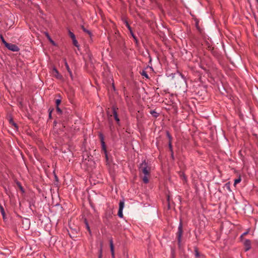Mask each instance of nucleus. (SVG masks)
I'll return each instance as SVG.
<instances>
[{
	"mask_svg": "<svg viewBox=\"0 0 258 258\" xmlns=\"http://www.w3.org/2000/svg\"><path fill=\"white\" fill-rule=\"evenodd\" d=\"M82 31L84 33V35L88 38V41H92V33L91 31L82 26Z\"/></svg>",
	"mask_w": 258,
	"mask_h": 258,
	"instance_id": "4",
	"label": "nucleus"
},
{
	"mask_svg": "<svg viewBox=\"0 0 258 258\" xmlns=\"http://www.w3.org/2000/svg\"><path fill=\"white\" fill-rule=\"evenodd\" d=\"M73 42L74 45H75L76 47H77L79 48V45L78 44V42L76 39V38L74 39H73Z\"/></svg>",
	"mask_w": 258,
	"mask_h": 258,
	"instance_id": "18",
	"label": "nucleus"
},
{
	"mask_svg": "<svg viewBox=\"0 0 258 258\" xmlns=\"http://www.w3.org/2000/svg\"><path fill=\"white\" fill-rule=\"evenodd\" d=\"M131 34H132V35L133 37L135 40L137 41V38H136V36L134 35L133 32H131Z\"/></svg>",
	"mask_w": 258,
	"mask_h": 258,
	"instance_id": "27",
	"label": "nucleus"
},
{
	"mask_svg": "<svg viewBox=\"0 0 258 258\" xmlns=\"http://www.w3.org/2000/svg\"><path fill=\"white\" fill-rule=\"evenodd\" d=\"M50 41V42L53 44H54V42L53 40H52V39L50 38V40H49Z\"/></svg>",
	"mask_w": 258,
	"mask_h": 258,
	"instance_id": "32",
	"label": "nucleus"
},
{
	"mask_svg": "<svg viewBox=\"0 0 258 258\" xmlns=\"http://www.w3.org/2000/svg\"><path fill=\"white\" fill-rule=\"evenodd\" d=\"M248 233V231L245 232L242 234V235L241 236V237H243L245 235H246Z\"/></svg>",
	"mask_w": 258,
	"mask_h": 258,
	"instance_id": "30",
	"label": "nucleus"
},
{
	"mask_svg": "<svg viewBox=\"0 0 258 258\" xmlns=\"http://www.w3.org/2000/svg\"><path fill=\"white\" fill-rule=\"evenodd\" d=\"M10 123L12 125H14L16 128H17V125L16 123L14 122V121L11 119L10 120Z\"/></svg>",
	"mask_w": 258,
	"mask_h": 258,
	"instance_id": "19",
	"label": "nucleus"
},
{
	"mask_svg": "<svg viewBox=\"0 0 258 258\" xmlns=\"http://www.w3.org/2000/svg\"><path fill=\"white\" fill-rule=\"evenodd\" d=\"M50 41V42L53 44H54V42L53 40H52V39L50 38V40H49Z\"/></svg>",
	"mask_w": 258,
	"mask_h": 258,
	"instance_id": "31",
	"label": "nucleus"
},
{
	"mask_svg": "<svg viewBox=\"0 0 258 258\" xmlns=\"http://www.w3.org/2000/svg\"><path fill=\"white\" fill-rule=\"evenodd\" d=\"M99 137L100 140L101 144V148L102 150L104 151L105 156L106 158H107V150H106V147L105 145V143L104 142V136L102 134L100 133L99 134Z\"/></svg>",
	"mask_w": 258,
	"mask_h": 258,
	"instance_id": "2",
	"label": "nucleus"
},
{
	"mask_svg": "<svg viewBox=\"0 0 258 258\" xmlns=\"http://www.w3.org/2000/svg\"><path fill=\"white\" fill-rule=\"evenodd\" d=\"M50 41V42L53 44H54V42L53 40H52V39L50 38V40H49Z\"/></svg>",
	"mask_w": 258,
	"mask_h": 258,
	"instance_id": "33",
	"label": "nucleus"
},
{
	"mask_svg": "<svg viewBox=\"0 0 258 258\" xmlns=\"http://www.w3.org/2000/svg\"><path fill=\"white\" fill-rule=\"evenodd\" d=\"M69 35L71 37V38L72 39V40L74 39L75 38V35L74 34V33H73L71 31H69Z\"/></svg>",
	"mask_w": 258,
	"mask_h": 258,
	"instance_id": "21",
	"label": "nucleus"
},
{
	"mask_svg": "<svg viewBox=\"0 0 258 258\" xmlns=\"http://www.w3.org/2000/svg\"><path fill=\"white\" fill-rule=\"evenodd\" d=\"M66 68H67V69L68 71V72H69V73H70V76H72V73H71V71H70V68H69V66H68V64H67V62H66Z\"/></svg>",
	"mask_w": 258,
	"mask_h": 258,
	"instance_id": "22",
	"label": "nucleus"
},
{
	"mask_svg": "<svg viewBox=\"0 0 258 258\" xmlns=\"http://www.w3.org/2000/svg\"><path fill=\"white\" fill-rule=\"evenodd\" d=\"M195 255L196 257H198L199 256V253L197 249L195 250Z\"/></svg>",
	"mask_w": 258,
	"mask_h": 258,
	"instance_id": "26",
	"label": "nucleus"
},
{
	"mask_svg": "<svg viewBox=\"0 0 258 258\" xmlns=\"http://www.w3.org/2000/svg\"><path fill=\"white\" fill-rule=\"evenodd\" d=\"M167 136L169 139V141H170V142H171L172 137L171 135L169 134V132H167Z\"/></svg>",
	"mask_w": 258,
	"mask_h": 258,
	"instance_id": "23",
	"label": "nucleus"
},
{
	"mask_svg": "<svg viewBox=\"0 0 258 258\" xmlns=\"http://www.w3.org/2000/svg\"><path fill=\"white\" fill-rule=\"evenodd\" d=\"M60 102H61V101L59 99L56 100L55 103H56V106H58V105L60 103Z\"/></svg>",
	"mask_w": 258,
	"mask_h": 258,
	"instance_id": "25",
	"label": "nucleus"
},
{
	"mask_svg": "<svg viewBox=\"0 0 258 258\" xmlns=\"http://www.w3.org/2000/svg\"><path fill=\"white\" fill-rule=\"evenodd\" d=\"M124 201H120L119 203V210H118V216L120 218H122L123 217L122 211H123V209L124 208Z\"/></svg>",
	"mask_w": 258,
	"mask_h": 258,
	"instance_id": "6",
	"label": "nucleus"
},
{
	"mask_svg": "<svg viewBox=\"0 0 258 258\" xmlns=\"http://www.w3.org/2000/svg\"><path fill=\"white\" fill-rule=\"evenodd\" d=\"M101 253H100L99 258H101Z\"/></svg>",
	"mask_w": 258,
	"mask_h": 258,
	"instance_id": "35",
	"label": "nucleus"
},
{
	"mask_svg": "<svg viewBox=\"0 0 258 258\" xmlns=\"http://www.w3.org/2000/svg\"><path fill=\"white\" fill-rule=\"evenodd\" d=\"M141 75H142L143 76H144V77H145V78H149L148 74H147V73H146V72H145V71H143V72H142V73H141Z\"/></svg>",
	"mask_w": 258,
	"mask_h": 258,
	"instance_id": "20",
	"label": "nucleus"
},
{
	"mask_svg": "<svg viewBox=\"0 0 258 258\" xmlns=\"http://www.w3.org/2000/svg\"><path fill=\"white\" fill-rule=\"evenodd\" d=\"M45 35L47 37V38L49 39V40H50V37L49 36V34L47 33H45Z\"/></svg>",
	"mask_w": 258,
	"mask_h": 258,
	"instance_id": "28",
	"label": "nucleus"
},
{
	"mask_svg": "<svg viewBox=\"0 0 258 258\" xmlns=\"http://www.w3.org/2000/svg\"><path fill=\"white\" fill-rule=\"evenodd\" d=\"M150 165L148 162H146L145 160L143 161L140 165L139 172L140 174H144L143 180L145 183H147L149 182L148 176L150 174Z\"/></svg>",
	"mask_w": 258,
	"mask_h": 258,
	"instance_id": "1",
	"label": "nucleus"
},
{
	"mask_svg": "<svg viewBox=\"0 0 258 258\" xmlns=\"http://www.w3.org/2000/svg\"><path fill=\"white\" fill-rule=\"evenodd\" d=\"M0 37H1V39L2 40V42L4 44L5 46H6V44H8V42H7L5 41V39L4 38L3 36L2 35H1Z\"/></svg>",
	"mask_w": 258,
	"mask_h": 258,
	"instance_id": "17",
	"label": "nucleus"
},
{
	"mask_svg": "<svg viewBox=\"0 0 258 258\" xmlns=\"http://www.w3.org/2000/svg\"><path fill=\"white\" fill-rule=\"evenodd\" d=\"M224 188L227 189L228 191H231L230 182H227L224 185Z\"/></svg>",
	"mask_w": 258,
	"mask_h": 258,
	"instance_id": "12",
	"label": "nucleus"
},
{
	"mask_svg": "<svg viewBox=\"0 0 258 258\" xmlns=\"http://www.w3.org/2000/svg\"><path fill=\"white\" fill-rule=\"evenodd\" d=\"M150 113L156 117L158 116V114L155 110H151Z\"/></svg>",
	"mask_w": 258,
	"mask_h": 258,
	"instance_id": "16",
	"label": "nucleus"
},
{
	"mask_svg": "<svg viewBox=\"0 0 258 258\" xmlns=\"http://www.w3.org/2000/svg\"><path fill=\"white\" fill-rule=\"evenodd\" d=\"M51 112H52V111L51 110V111L49 110V117H51Z\"/></svg>",
	"mask_w": 258,
	"mask_h": 258,
	"instance_id": "34",
	"label": "nucleus"
},
{
	"mask_svg": "<svg viewBox=\"0 0 258 258\" xmlns=\"http://www.w3.org/2000/svg\"><path fill=\"white\" fill-rule=\"evenodd\" d=\"M241 177L239 176L237 179L234 180V185L235 186L236 185L241 181Z\"/></svg>",
	"mask_w": 258,
	"mask_h": 258,
	"instance_id": "15",
	"label": "nucleus"
},
{
	"mask_svg": "<svg viewBox=\"0 0 258 258\" xmlns=\"http://www.w3.org/2000/svg\"><path fill=\"white\" fill-rule=\"evenodd\" d=\"M6 47L9 50L14 52L18 51L19 50V47L16 45L12 43H8V44H6Z\"/></svg>",
	"mask_w": 258,
	"mask_h": 258,
	"instance_id": "5",
	"label": "nucleus"
},
{
	"mask_svg": "<svg viewBox=\"0 0 258 258\" xmlns=\"http://www.w3.org/2000/svg\"><path fill=\"white\" fill-rule=\"evenodd\" d=\"M126 26L127 27V28L128 29V30H130V32H133L131 29V27H130V26L129 25L128 23L127 22H126Z\"/></svg>",
	"mask_w": 258,
	"mask_h": 258,
	"instance_id": "24",
	"label": "nucleus"
},
{
	"mask_svg": "<svg viewBox=\"0 0 258 258\" xmlns=\"http://www.w3.org/2000/svg\"><path fill=\"white\" fill-rule=\"evenodd\" d=\"M51 74L53 77L58 79L61 80L62 79V76L59 74L58 71L55 68H53L52 70Z\"/></svg>",
	"mask_w": 258,
	"mask_h": 258,
	"instance_id": "7",
	"label": "nucleus"
},
{
	"mask_svg": "<svg viewBox=\"0 0 258 258\" xmlns=\"http://www.w3.org/2000/svg\"><path fill=\"white\" fill-rule=\"evenodd\" d=\"M177 239H178V243L179 246H180V243L181 242V237L182 235V225L181 222H180L178 228V231L177 233Z\"/></svg>",
	"mask_w": 258,
	"mask_h": 258,
	"instance_id": "3",
	"label": "nucleus"
},
{
	"mask_svg": "<svg viewBox=\"0 0 258 258\" xmlns=\"http://www.w3.org/2000/svg\"><path fill=\"white\" fill-rule=\"evenodd\" d=\"M257 2L258 3V0H256Z\"/></svg>",
	"mask_w": 258,
	"mask_h": 258,
	"instance_id": "36",
	"label": "nucleus"
},
{
	"mask_svg": "<svg viewBox=\"0 0 258 258\" xmlns=\"http://www.w3.org/2000/svg\"><path fill=\"white\" fill-rule=\"evenodd\" d=\"M245 251L249 250L251 248V242L249 240L246 239L244 242Z\"/></svg>",
	"mask_w": 258,
	"mask_h": 258,
	"instance_id": "8",
	"label": "nucleus"
},
{
	"mask_svg": "<svg viewBox=\"0 0 258 258\" xmlns=\"http://www.w3.org/2000/svg\"><path fill=\"white\" fill-rule=\"evenodd\" d=\"M56 110L58 112L60 113L61 112L60 109L58 107V106H57Z\"/></svg>",
	"mask_w": 258,
	"mask_h": 258,
	"instance_id": "29",
	"label": "nucleus"
},
{
	"mask_svg": "<svg viewBox=\"0 0 258 258\" xmlns=\"http://www.w3.org/2000/svg\"><path fill=\"white\" fill-rule=\"evenodd\" d=\"M169 149L171 152V156L173 157V149H172V146L171 144V142L170 141H169Z\"/></svg>",
	"mask_w": 258,
	"mask_h": 258,
	"instance_id": "14",
	"label": "nucleus"
},
{
	"mask_svg": "<svg viewBox=\"0 0 258 258\" xmlns=\"http://www.w3.org/2000/svg\"><path fill=\"white\" fill-rule=\"evenodd\" d=\"M109 244H110V251L111 252V256H112V258H114L115 255H114V245H113V240L112 239H110Z\"/></svg>",
	"mask_w": 258,
	"mask_h": 258,
	"instance_id": "9",
	"label": "nucleus"
},
{
	"mask_svg": "<svg viewBox=\"0 0 258 258\" xmlns=\"http://www.w3.org/2000/svg\"><path fill=\"white\" fill-rule=\"evenodd\" d=\"M113 116H114L115 120L118 123L119 122V119L117 116V113L116 111V109L114 107H113Z\"/></svg>",
	"mask_w": 258,
	"mask_h": 258,
	"instance_id": "10",
	"label": "nucleus"
},
{
	"mask_svg": "<svg viewBox=\"0 0 258 258\" xmlns=\"http://www.w3.org/2000/svg\"><path fill=\"white\" fill-rule=\"evenodd\" d=\"M0 212L2 214V215H3V218L5 219V216H6V214L5 212L4 209L2 206H0Z\"/></svg>",
	"mask_w": 258,
	"mask_h": 258,
	"instance_id": "11",
	"label": "nucleus"
},
{
	"mask_svg": "<svg viewBox=\"0 0 258 258\" xmlns=\"http://www.w3.org/2000/svg\"><path fill=\"white\" fill-rule=\"evenodd\" d=\"M84 222H85V225H86V227L87 229L88 230V231H89V232L90 233H91V230H90V227H89V224H88V223L87 222V221L86 219H85Z\"/></svg>",
	"mask_w": 258,
	"mask_h": 258,
	"instance_id": "13",
	"label": "nucleus"
}]
</instances>
